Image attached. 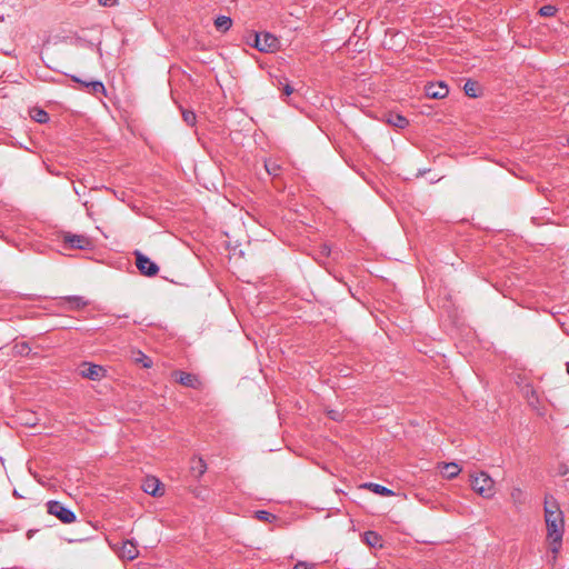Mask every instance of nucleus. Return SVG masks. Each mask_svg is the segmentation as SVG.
Instances as JSON below:
<instances>
[{"label":"nucleus","instance_id":"nucleus-16","mask_svg":"<svg viewBox=\"0 0 569 569\" xmlns=\"http://www.w3.org/2000/svg\"><path fill=\"white\" fill-rule=\"evenodd\" d=\"M191 472L196 476V477H200L202 476L206 470H207V465L206 462L203 461V459L201 458H194L192 459L191 461Z\"/></svg>","mask_w":569,"mask_h":569},{"label":"nucleus","instance_id":"nucleus-25","mask_svg":"<svg viewBox=\"0 0 569 569\" xmlns=\"http://www.w3.org/2000/svg\"><path fill=\"white\" fill-rule=\"evenodd\" d=\"M256 518L262 521H271L276 517L266 510H258L256 511Z\"/></svg>","mask_w":569,"mask_h":569},{"label":"nucleus","instance_id":"nucleus-31","mask_svg":"<svg viewBox=\"0 0 569 569\" xmlns=\"http://www.w3.org/2000/svg\"><path fill=\"white\" fill-rule=\"evenodd\" d=\"M329 417L332 419V420H339L340 419V413L336 410H330L328 412Z\"/></svg>","mask_w":569,"mask_h":569},{"label":"nucleus","instance_id":"nucleus-7","mask_svg":"<svg viewBox=\"0 0 569 569\" xmlns=\"http://www.w3.org/2000/svg\"><path fill=\"white\" fill-rule=\"evenodd\" d=\"M89 301L82 296L61 297L57 306L64 310L77 311L86 308Z\"/></svg>","mask_w":569,"mask_h":569},{"label":"nucleus","instance_id":"nucleus-21","mask_svg":"<svg viewBox=\"0 0 569 569\" xmlns=\"http://www.w3.org/2000/svg\"><path fill=\"white\" fill-rule=\"evenodd\" d=\"M465 93L470 98H477L478 97V83L472 80L466 81L463 86Z\"/></svg>","mask_w":569,"mask_h":569},{"label":"nucleus","instance_id":"nucleus-12","mask_svg":"<svg viewBox=\"0 0 569 569\" xmlns=\"http://www.w3.org/2000/svg\"><path fill=\"white\" fill-rule=\"evenodd\" d=\"M106 370L103 367L93 363H83L81 375L90 380H100L104 377Z\"/></svg>","mask_w":569,"mask_h":569},{"label":"nucleus","instance_id":"nucleus-8","mask_svg":"<svg viewBox=\"0 0 569 569\" xmlns=\"http://www.w3.org/2000/svg\"><path fill=\"white\" fill-rule=\"evenodd\" d=\"M71 79H72V81L79 83L81 86V89H83L88 93L96 94V96L97 94L106 96V87L101 81H98V80L87 81V80H82V79L78 78L77 76H71Z\"/></svg>","mask_w":569,"mask_h":569},{"label":"nucleus","instance_id":"nucleus-2","mask_svg":"<svg viewBox=\"0 0 569 569\" xmlns=\"http://www.w3.org/2000/svg\"><path fill=\"white\" fill-rule=\"evenodd\" d=\"M472 489L483 498H491L495 495V481L486 472H480L471 480Z\"/></svg>","mask_w":569,"mask_h":569},{"label":"nucleus","instance_id":"nucleus-22","mask_svg":"<svg viewBox=\"0 0 569 569\" xmlns=\"http://www.w3.org/2000/svg\"><path fill=\"white\" fill-rule=\"evenodd\" d=\"M133 355H134V361L137 363H140L143 368L152 367V365H153L152 360L147 355H144L142 351H137Z\"/></svg>","mask_w":569,"mask_h":569},{"label":"nucleus","instance_id":"nucleus-29","mask_svg":"<svg viewBox=\"0 0 569 569\" xmlns=\"http://www.w3.org/2000/svg\"><path fill=\"white\" fill-rule=\"evenodd\" d=\"M312 568H315V565L313 563H309L307 561H298L293 566V569H312Z\"/></svg>","mask_w":569,"mask_h":569},{"label":"nucleus","instance_id":"nucleus-26","mask_svg":"<svg viewBox=\"0 0 569 569\" xmlns=\"http://www.w3.org/2000/svg\"><path fill=\"white\" fill-rule=\"evenodd\" d=\"M556 11H557V9L553 6H543L540 8L539 13L542 17H552V16H555Z\"/></svg>","mask_w":569,"mask_h":569},{"label":"nucleus","instance_id":"nucleus-6","mask_svg":"<svg viewBox=\"0 0 569 569\" xmlns=\"http://www.w3.org/2000/svg\"><path fill=\"white\" fill-rule=\"evenodd\" d=\"M136 257V266L141 274L147 277H153L159 272V267L157 263L151 261L147 256H144L140 251H134Z\"/></svg>","mask_w":569,"mask_h":569},{"label":"nucleus","instance_id":"nucleus-19","mask_svg":"<svg viewBox=\"0 0 569 569\" xmlns=\"http://www.w3.org/2000/svg\"><path fill=\"white\" fill-rule=\"evenodd\" d=\"M443 470H445V476L448 479H452V478L457 477L459 475V472L461 471L460 467L456 462L445 463Z\"/></svg>","mask_w":569,"mask_h":569},{"label":"nucleus","instance_id":"nucleus-18","mask_svg":"<svg viewBox=\"0 0 569 569\" xmlns=\"http://www.w3.org/2000/svg\"><path fill=\"white\" fill-rule=\"evenodd\" d=\"M363 540L370 547H381V537L375 531L365 532Z\"/></svg>","mask_w":569,"mask_h":569},{"label":"nucleus","instance_id":"nucleus-9","mask_svg":"<svg viewBox=\"0 0 569 569\" xmlns=\"http://www.w3.org/2000/svg\"><path fill=\"white\" fill-rule=\"evenodd\" d=\"M172 376L177 382H179L180 385H182L184 387L192 388V389L201 388L202 383L197 375L177 370L172 373Z\"/></svg>","mask_w":569,"mask_h":569},{"label":"nucleus","instance_id":"nucleus-33","mask_svg":"<svg viewBox=\"0 0 569 569\" xmlns=\"http://www.w3.org/2000/svg\"><path fill=\"white\" fill-rule=\"evenodd\" d=\"M14 497H20L19 492L17 490L13 491Z\"/></svg>","mask_w":569,"mask_h":569},{"label":"nucleus","instance_id":"nucleus-30","mask_svg":"<svg viewBox=\"0 0 569 569\" xmlns=\"http://www.w3.org/2000/svg\"><path fill=\"white\" fill-rule=\"evenodd\" d=\"M117 1L118 0H99V2L106 7H112V6L117 4Z\"/></svg>","mask_w":569,"mask_h":569},{"label":"nucleus","instance_id":"nucleus-13","mask_svg":"<svg viewBox=\"0 0 569 569\" xmlns=\"http://www.w3.org/2000/svg\"><path fill=\"white\" fill-rule=\"evenodd\" d=\"M138 549L132 541H124L120 551V556L128 560H133L138 557Z\"/></svg>","mask_w":569,"mask_h":569},{"label":"nucleus","instance_id":"nucleus-24","mask_svg":"<svg viewBox=\"0 0 569 569\" xmlns=\"http://www.w3.org/2000/svg\"><path fill=\"white\" fill-rule=\"evenodd\" d=\"M182 118H183V121L188 124V126H194L196 124V120H197V117H196V113L191 110H182Z\"/></svg>","mask_w":569,"mask_h":569},{"label":"nucleus","instance_id":"nucleus-11","mask_svg":"<svg viewBox=\"0 0 569 569\" xmlns=\"http://www.w3.org/2000/svg\"><path fill=\"white\" fill-rule=\"evenodd\" d=\"M426 94L432 99H442L448 96L449 89L442 81L437 83H428L425 88Z\"/></svg>","mask_w":569,"mask_h":569},{"label":"nucleus","instance_id":"nucleus-1","mask_svg":"<svg viewBox=\"0 0 569 569\" xmlns=\"http://www.w3.org/2000/svg\"><path fill=\"white\" fill-rule=\"evenodd\" d=\"M545 521L547 537L551 540V551L557 553L560 549L565 531L563 515L556 499L551 496L545 498Z\"/></svg>","mask_w":569,"mask_h":569},{"label":"nucleus","instance_id":"nucleus-3","mask_svg":"<svg viewBox=\"0 0 569 569\" xmlns=\"http://www.w3.org/2000/svg\"><path fill=\"white\" fill-rule=\"evenodd\" d=\"M252 46L260 52H274L279 41L276 36L269 32L254 33Z\"/></svg>","mask_w":569,"mask_h":569},{"label":"nucleus","instance_id":"nucleus-5","mask_svg":"<svg viewBox=\"0 0 569 569\" xmlns=\"http://www.w3.org/2000/svg\"><path fill=\"white\" fill-rule=\"evenodd\" d=\"M63 242L71 249L90 250L93 248V241L84 234H74L66 232Z\"/></svg>","mask_w":569,"mask_h":569},{"label":"nucleus","instance_id":"nucleus-14","mask_svg":"<svg viewBox=\"0 0 569 569\" xmlns=\"http://www.w3.org/2000/svg\"><path fill=\"white\" fill-rule=\"evenodd\" d=\"M365 487L370 489L372 492H375L379 496H382V497H391L395 495V492L391 489H389L385 486H381L379 483L369 482V483H366Z\"/></svg>","mask_w":569,"mask_h":569},{"label":"nucleus","instance_id":"nucleus-10","mask_svg":"<svg viewBox=\"0 0 569 569\" xmlns=\"http://www.w3.org/2000/svg\"><path fill=\"white\" fill-rule=\"evenodd\" d=\"M141 488L146 493L152 497H160L163 495L162 483L156 477H147L143 480Z\"/></svg>","mask_w":569,"mask_h":569},{"label":"nucleus","instance_id":"nucleus-20","mask_svg":"<svg viewBox=\"0 0 569 569\" xmlns=\"http://www.w3.org/2000/svg\"><path fill=\"white\" fill-rule=\"evenodd\" d=\"M31 118L38 123H46L49 121L48 112L40 108H36L31 111Z\"/></svg>","mask_w":569,"mask_h":569},{"label":"nucleus","instance_id":"nucleus-23","mask_svg":"<svg viewBox=\"0 0 569 569\" xmlns=\"http://www.w3.org/2000/svg\"><path fill=\"white\" fill-rule=\"evenodd\" d=\"M13 350H14L16 355H19L22 357H27L31 352V348L27 342H20V343L14 345Z\"/></svg>","mask_w":569,"mask_h":569},{"label":"nucleus","instance_id":"nucleus-28","mask_svg":"<svg viewBox=\"0 0 569 569\" xmlns=\"http://www.w3.org/2000/svg\"><path fill=\"white\" fill-rule=\"evenodd\" d=\"M278 84H279V87L283 86L282 90H283L284 96L288 97L293 92V88L288 82L283 83L282 80H279Z\"/></svg>","mask_w":569,"mask_h":569},{"label":"nucleus","instance_id":"nucleus-32","mask_svg":"<svg viewBox=\"0 0 569 569\" xmlns=\"http://www.w3.org/2000/svg\"><path fill=\"white\" fill-rule=\"evenodd\" d=\"M520 495H521V490L520 489H515L512 491V493H511L513 499H517Z\"/></svg>","mask_w":569,"mask_h":569},{"label":"nucleus","instance_id":"nucleus-4","mask_svg":"<svg viewBox=\"0 0 569 569\" xmlns=\"http://www.w3.org/2000/svg\"><path fill=\"white\" fill-rule=\"evenodd\" d=\"M48 512L63 523H72L76 520L74 512L59 501L51 500L47 503Z\"/></svg>","mask_w":569,"mask_h":569},{"label":"nucleus","instance_id":"nucleus-34","mask_svg":"<svg viewBox=\"0 0 569 569\" xmlns=\"http://www.w3.org/2000/svg\"><path fill=\"white\" fill-rule=\"evenodd\" d=\"M566 369H567V372L569 375V361L566 363Z\"/></svg>","mask_w":569,"mask_h":569},{"label":"nucleus","instance_id":"nucleus-27","mask_svg":"<svg viewBox=\"0 0 569 569\" xmlns=\"http://www.w3.org/2000/svg\"><path fill=\"white\" fill-rule=\"evenodd\" d=\"M266 170L269 174L277 176L279 171V166L276 162L268 161L264 163Z\"/></svg>","mask_w":569,"mask_h":569},{"label":"nucleus","instance_id":"nucleus-15","mask_svg":"<svg viewBox=\"0 0 569 569\" xmlns=\"http://www.w3.org/2000/svg\"><path fill=\"white\" fill-rule=\"evenodd\" d=\"M232 26V20L230 17L227 16H219L214 20V27L218 31L227 32Z\"/></svg>","mask_w":569,"mask_h":569},{"label":"nucleus","instance_id":"nucleus-17","mask_svg":"<svg viewBox=\"0 0 569 569\" xmlns=\"http://www.w3.org/2000/svg\"><path fill=\"white\" fill-rule=\"evenodd\" d=\"M388 123H390L391 126H393L396 128L405 129L409 124V121L406 117L396 113V114L389 116Z\"/></svg>","mask_w":569,"mask_h":569}]
</instances>
